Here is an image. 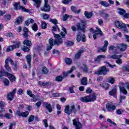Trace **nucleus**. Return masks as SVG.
Listing matches in <instances>:
<instances>
[{"label": "nucleus", "instance_id": "obj_64", "mask_svg": "<svg viewBox=\"0 0 129 129\" xmlns=\"http://www.w3.org/2000/svg\"><path fill=\"white\" fill-rule=\"evenodd\" d=\"M122 17H123V18H125V19H128L129 17V13H125L124 14V15H123Z\"/></svg>", "mask_w": 129, "mask_h": 129}, {"label": "nucleus", "instance_id": "obj_18", "mask_svg": "<svg viewBox=\"0 0 129 129\" xmlns=\"http://www.w3.org/2000/svg\"><path fill=\"white\" fill-rule=\"evenodd\" d=\"M23 38H25V39H28V37H29V29L27 27H24L23 28Z\"/></svg>", "mask_w": 129, "mask_h": 129}, {"label": "nucleus", "instance_id": "obj_46", "mask_svg": "<svg viewBox=\"0 0 129 129\" xmlns=\"http://www.w3.org/2000/svg\"><path fill=\"white\" fill-rule=\"evenodd\" d=\"M22 50L24 51V52H29L30 50V47L26 46H23L22 47Z\"/></svg>", "mask_w": 129, "mask_h": 129}, {"label": "nucleus", "instance_id": "obj_29", "mask_svg": "<svg viewBox=\"0 0 129 129\" xmlns=\"http://www.w3.org/2000/svg\"><path fill=\"white\" fill-rule=\"evenodd\" d=\"M81 84L82 85H87V78L83 77L82 79L81 80Z\"/></svg>", "mask_w": 129, "mask_h": 129}, {"label": "nucleus", "instance_id": "obj_24", "mask_svg": "<svg viewBox=\"0 0 129 129\" xmlns=\"http://www.w3.org/2000/svg\"><path fill=\"white\" fill-rule=\"evenodd\" d=\"M34 2V6L37 8V9H39L40 6H41V0H32Z\"/></svg>", "mask_w": 129, "mask_h": 129}, {"label": "nucleus", "instance_id": "obj_48", "mask_svg": "<svg viewBox=\"0 0 129 129\" xmlns=\"http://www.w3.org/2000/svg\"><path fill=\"white\" fill-rule=\"evenodd\" d=\"M4 117L8 118V119H11L13 117V115L10 113H6L4 115Z\"/></svg>", "mask_w": 129, "mask_h": 129}, {"label": "nucleus", "instance_id": "obj_25", "mask_svg": "<svg viewBox=\"0 0 129 129\" xmlns=\"http://www.w3.org/2000/svg\"><path fill=\"white\" fill-rule=\"evenodd\" d=\"M38 84L40 86H50V85H51V83H50L49 82H44L39 81Z\"/></svg>", "mask_w": 129, "mask_h": 129}, {"label": "nucleus", "instance_id": "obj_30", "mask_svg": "<svg viewBox=\"0 0 129 129\" xmlns=\"http://www.w3.org/2000/svg\"><path fill=\"white\" fill-rule=\"evenodd\" d=\"M31 29L34 31V32H37L39 29V27H38V25L37 23H35L34 24H32L31 26Z\"/></svg>", "mask_w": 129, "mask_h": 129}, {"label": "nucleus", "instance_id": "obj_43", "mask_svg": "<svg viewBox=\"0 0 129 129\" xmlns=\"http://www.w3.org/2000/svg\"><path fill=\"white\" fill-rule=\"evenodd\" d=\"M93 34H96V35H100V36H101V35H102V31H101L100 29L96 28V31H94Z\"/></svg>", "mask_w": 129, "mask_h": 129}, {"label": "nucleus", "instance_id": "obj_52", "mask_svg": "<svg viewBox=\"0 0 129 129\" xmlns=\"http://www.w3.org/2000/svg\"><path fill=\"white\" fill-rule=\"evenodd\" d=\"M4 18L6 21H11V19H12V16L11 15H6L4 16Z\"/></svg>", "mask_w": 129, "mask_h": 129}, {"label": "nucleus", "instance_id": "obj_35", "mask_svg": "<svg viewBox=\"0 0 129 129\" xmlns=\"http://www.w3.org/2000/svg\"><path fill=\"white\" fill-rule=\"evenodd\" d=\"M9 72H5V71L2 70L0 71V78H2V77H4V76H8Z\"/></svg>", "mask_w": 129, "mask_h": 129}, {"label": "nucleus", "instance_id": "obj_5", "mask_svg": "<svg viewBox=\"0 0 129 129\" xmlns=\"http://www.w3.org/2000/svg\"><path fill=\"white\" fill-rule=\"evenodd\" d=\"M108 71H109V70L106 69L105 66H103L100 68V70L95 72V74L97 75H106Z\"/></svg>", "mask_w": 129, "mask_h": 129}, {"label": "nucleus", "instance_id": "obj_40", "mask_svg": "<svg viewBox=\"0 0 129 129\" xmlns=\"http://www.w3.org/2000/svg\"><path fill=\"white\" fill-rule=\"evenodd\" d=\"M122 55H116V54H113L110 56V59H118V58H121Z\"/></svg>", "mask_w": 129, "mask_h": 129}, {"label": "nucleus", "instance_id": "obj_59", "mask_svg": "<svg viewBox=\"0 0 129 129\" xmlns=\"http://www.w3.org/2000/svg\"><path fill=\"white\" fill-rule=\"evenodd\" d=\"M49 21L51 23H52V24H54V25H56V24H58V21L56 20V19H50Z\"/></svg>", "mask_w": 129, "mask_h": 129}, {"label": "nucleus", "instance_id": "obj_6", "mask_svg": "<svg viewBox=\"0 0 129 129\" xmlns=\"http://www.w3.org/2000/svg\"><path fill=\"white\" fill-rule=\"evenodd\" d=\"M86 22L85 21H82V23H78L77 24V28L78 31H85V28H86Z\"/></svg>", "mask_w": 129, "mask_h": 129}, {"label": "nucleus", "instance_id": "obj_13", "mask_svg": "<svg viewBox=\"0 0 129 129\" xmlns=\"http://www.w3.org/2000/svg\"><path fill=\"white\" fill-rule=\"evenodd\" d=\"M126 47H127V45L126 44L124 43H121L117 45V49H119L120 51H125V50H126Z\"/></svg>", "mask_w": 129, "mask_h": 129}, {"label": "nucleus", "instance_id": "obj_31", "mask_svg": "<svg viewBox=\"0 0 129 129\" xmlns=\"http://www.w3.org/2000/svg\"><path fill=\"white\" fill-rule=\"evenodd\" d=\"M103 58H105V55L102 54L99 55L97 58H95V61L97 62V63H99V62H100V60Z\"/></svg>", "mask_w": 129, "mask_h": 129}, {"label": "nucleus", "instance_id": "obj_49", "mask_svg": "<svg viewBox=\"0 0 129 129\" xmlns=\"http://www.w3.org/2000/svg\"><path fill=\"white\" fill-rule=\"evenodd\" d=\"M3 82L5 85V86H9L10 84V81L8 80V79H4Z\"/></svg>", "mask_w": 129, "mask_h": 129}, {"label": "nucleus", "instance_id": "obj_58", "mask_svg": "<svg viewBox=\"0 0 129 129\" xmlns=\"http://www.w3.org/2000/svg\"><path fill=\"white\" fill-rule=\"evenodd\" d=\"M42 73H43V74H47V73H48V69H47V68L44 67L42 70H41Z\"/></svg>", "mask_w": 129, "mask_h": 129}, {"label": "nucleus", "instance_id": "obj_7", "mask_svg": "<svg viewBox=\"0 0 129 129\" xmlns=\"http://www.w3.org/2000/svg\"><path fill=\"white\" fill-rule=\"evenodd\" d=\"M106 108L108 111H112L115 110L116 106L112 103H108L106 105Z\"/></svg>", "mask_w": 129, "mask_h": 129}, {"label": "nucleus", "instance_id": "obj_55", "mask_svg": "<svg viewBox=\"0 0 129 129\" xmlns=\"http://www.w3.org/2000/svg\"><path fill=\"white\" fill-rule=\"evenodd\" d=\"M74 87H75V86H74L69 87V90L70 93H75V92L74 91Z\"/></svg>", "mask_w": 129, "mask_h": 129}, {"label": "nucleus", "instance_id": "obj_37", "mask_svg": "<svg viewBox=\"0 0 129 129\" xmlns=\"http://www.w3.org/2000/svg\"><path fill=\"white\" fill-rule=\"evenodd\" d=\"M71 9L72 12H74L75 14H79L80 13V10H77V8L75 6H72Z\"/></svg>", "mask_w": 129, "mask_h": 129}, {"label": "nucleus", "instance_id": "obj_61", "mask_svg": "<svg viewBox=\"0 0 129 129\" xmlns=\"http://www.w3.org/2000/svg\"><path fill=\"white\" fill-rule=\"evenodd\" d=\"M116 63H117V64H118V65H120V64L122 63V60H121V59H120V58H118L117 59V60H116Z\"/></svg>", "mask_w": 129, "mask_h": 129}, {"label": "nucleus", "instance_id": "obj_54", "mask_svg": "<svg viewBox=\"0 0 129 129\" xmlns=\"http://www.w3.org/2000/svg\"><path fill=\"white\" fill-rule=\"evenodd\" d=\"M5 68H6L8 72H12V69H11V67H10V66H9V64H5Z\"/></svg>", "mask_w": 129, "mask_h": 129}, {"label": "nucleus", "instance_id": "obj_27", "mask_svg": "<svg viewBox=\"0 0 129 129\" xmlns=\"http://www.w3.org/2000/svg\"><path fill=\"white\" fill-rule=\"evenodd\" d=\"M89 96H86L85 97H81L80 98V100L82 101V102H89Z\"/></svg>", "mask_w": 129, "mask_h": 129}, {"label": "nucleus", "instance_id": "obj_62", "mask_svg": "<svg viewBox=\"0 0 129 129\" xmlns=\"http://www.w3.org/2000/svg\"><path fill=\"white\" fill-rule=\"evenodd\" d=\"M106 64L107 65H108L109 66V67H110V68H114V67H115L116 66L114 64V65H112V64H111L110 63H109L107 61H106L105 62Z\"/></svg>", "mask_w": 129, "mask_h": 129}, {"label": "nucleus", "instance_id": "obj_38", "mask_svg": "<svg viewBox=\"0 0 129 129\" xmlns=\"http://www.w3.org/2000/svg\"><path fill=\"white\" fill-rule=\"evenodd\" d=\"M41 16L42 17L43 20H48V19L50 18V15H48L45 13L41 14Z\"/></svg>", "mask_w": 129, "mask_h": 129}, {"label": "nucleus", "instance_id": "obj_10", "mask_svg": "<svg viewBox=\"0 0 129 129\" xmlns=\"http://www.w3.org/2000/svg\"><path fill=\"white\" fill-rule=\"evenodd\" d=\"M115 25L116 28H118V29H122V28L125 27V24L122 23L121 21H115Z\"/></svg>", "mask_w": 129, "mask_h": 129}, {"label": "nucleus", "instance_id": "obj_8", "mask_svg": "<svg viewBox=\"0 0 129 129\" xmlns=\"http://www.w3.org/2000/svg\"><path fill=\"white\" fill-rule=\"evenodd\" d=\"M17 92V89H14L12 92L9 93L7 95V99L8 100L12 101L13 99H14V97H15V94H16V92Z\"/></svg>", "mask_w": 129, "mask_h": 129}, {"label": "nucleus", "instance_id": "obj_26", "mask_svg": "<svg viewBox=\"0 0 129 129\" xmlns=\"http://www.w3.org/2000/svg\"><path fill=\"white\" fill-rule=\"evenodd\" d=\"M24 20H25L24 17H19L16 19L15 23H16L17 25H19V24H22L24 21Z\"/></svg>", "mask_w": 129, "mask_h": 129}, {"label": "nucleus", "instance_id": "obj_39", "mask_svg": "<svg viewBox=\"0 0 129 129\" xmlns=\"http://www.w3.org/2000/svg\"><path fill=\"white\" fill-rule=\"evenodd\" d=\"M57 30H58V31L59 33H60V29L59 28V27L57 26V25H55L54 26L52 27V34L53 35H54V34H55L54 33V32H56V31H57Z\"/></svg>", "mask_w": 129, "mask_h": 129}, {"label": "nucleus", "instance_id": "obj_20", "mask_svg": "<svg viewBox=\"0 0 129 129\" xmlns=\"http://www.w3.org/2000/svg\"><path fill=\"white\" fill-rule=\"evenodd\" d=\"M100 86L101 87H102L103 89H105V90H108L109 89V86L108 85V84L105 82L101 83Z\"/></svg>", "mask_w": 129, "mask_h": 129}, {"label": "nucleus", "instance_id": "obj_12", "mask_svg": "<svg viewBox=\"0 0 129 129\" xmlns=\"http://www.w3.org/2000/svg\"><path fill=\"white\" fill-rule=\"evenodd\" d=\"M75 69H76L75 67H72L71 68V70L69 71H68V72H63L62 74L63 79V78H66V77H67L68 76V74H70L74 72V71L75 70Z\"/></svg>", "mask_w": 129, "mask_h": 129}, {"label": "nucleus", "instance_id": "obj_15", "mask_svg": "<svg viewBox=\"0 0 129 129\" xmlns=\"http://www.w3.org/2000/svg\"><path fill=\"white\" fill-rule=\"evenodd\" d=\"M29 111L25 112H20V111H17V115L18 116H22V117H28V115H29Z\"/></svg>", "mask_w": 129, "mask_h": 129}, {"label": "nucleus", "instance_id": "obj_17", "mask_svg": "<svg viewBox=\"0 0 129 129\" xmlns=\"http://www.w3.org/2000/svg\"><path fill=\"white\" fill-rule=\"evenodd\" d=\"M108 93L109 95L116 98V93H117V89L116 88L112 89L111 91L109 92Z\"/></svg>", "mask_w": 129, "mask_h": 129}, {"label": "nucleus", "instance_id": "obj_47", "mask_svg": "<svg viewBox=\"0 0 129 129\" xmlns=\"http://www.w3.org/2000/svg\"><path fill=\"white\" fill-rule=\"evenodd\" d=\"M100 4L101 5V6H103V7H105L106 8L109 7V5L106 2L101 1L100 2Z\"/></svg>", "mask_w": 129, "mask_h": 129}, {"label": "nucleus", "instance_id": "obj_14", "mask_svg": "<svg viewBox=\"0 0 129 129\" xmlns=\"http://www.w3.org/2000/svg\"><path fill=\"white\" fill-rule=\"evenodd\" d=\"M88 96H89V102L96 100V94L95 93H92Z\"/></svg>", "mask_w": 129, "mask_h": 129}, {"label": "nucleus", "instance_id": "obj_36", "mask_svg": "<svg viewBox=\"0 0 129 129\" xmlns=\"http://www.w3.org/2000/svg\"><path fill=\"white\" fill-rule=\"evenodd\" d=\"M119 89H120V92H122V93H123L125 95L127 94V91H126V89H125V88L123 87H121L120 86H119Z\"/></svg>", "mask_w": 129, "mask_h": 129}, {"label": "nucleus", "instance_id": "obj_45", "mask_svg": "<svg viewBox=\"0 0 129 129\" xmlns=\"http://www.w3.org/2000/svg\"><path fill=\"white\" fill-rule=\"evenodd\" d=\"M64 62L68 65H71V63H72V59L70 58H67L64 59Z\"/></svg>", "mask_w": 129, "mask_h": 129}, {"label": "nucleus", "instance_id": "obj_3", "mask_svg": "<svg viewBox=\"0 0 129 129\" xmlns=\"http://www.w3.org/2000/svg\"><path fill=\"white\" fill-rule=\"evenodd\" d=\"M14 43L15 44L11 45L7 47V48L6 49L7 53H9V52H11V51H13V50H14V49H16V48H19L20 47L21 42L15 41H14Z\"/></svg>", "mask_w": 129, "mask_h": 129}, {"label": "nucleus", "instance_id": "obj_1", "mask_svg": "<svg viewBox=\"0 0 129 129\" xmlns=\"http://www.w3.org/2000/svg\"><path fill=\"white\" fill-rule=\"evenodd\" d=\"M53 36L55 39L50 38L48 40L49 46L47 47V51H50V50L53 48V46L54 45L59 46V45L63 43V39H62L60 35L53 33Z\"/></svg>", "mask_w": 129, "mask_h": 129}, {"label": "nucleus", "instance_id": "obj_33", "mask_svg": "<svg viewBox=\"0 0 129 129\" xmlns=\"http://www.w3.org/2000/svg\"><path fill=\"white\" fill-rule=\"evenodd\" d=\"M23 45H25L27 47H31L32 46V42L29 40H25L23 42Z\"/></svg>", "mask_w": 129, "mask_h": 129}, {"label": "nucleus", "instance_id": "obj_34", "mask_svg": "<svg viewBox=\"0 0 129 129\" xmlns=\"http://www.w3.org/2000/svg\"><path fill=\"white\" fill-rule=\"evenodd\" d=\"M81 69L85 73H88V68L85 64H83V66L81 67Z\"/></svg>", "mask_w": 129, "mask_h": 129}, {"label": "nucleus", "instance_id": "obj_42", "mask_svg": "<svg viewBox=\"0 0 129 129\" xmlns=\"http://www.w3.org/2000/svg\"><path fill=\"white\" fill-rule=\"evenodd\" d=\"M84 14L87 19H90L92 16V12L88 13L87 11H85Z\"/></svg>", "mask_w": 129, "mask_h": 129}, {"label": "nucleus", "instance_id": "obj_16", "mask_svg": "<svg viewBox=\"0 0 129 129\" xmlns=\"http://www.w3.org/2000/svg\"><path fill=\"white\" fill-rule=\"evenodd\" d=\"M42 12H50L51 11V7L48 4H45L43 7L41 8Z\"/></svg>", "mask_w": 129, "mask_h": 129}, {"label": "nucleus", "instance_id": "obj_50", "mask_svg": "<svg viewBox=\"0 0 129 129\" xmlns=\"http://www.w3.org/2000/svg\"><path fill=\"white\" fill-rule=\"evenodd\" d=\"M82 38V34H81V33H78L76 38L77 42H80V41H81Z\"/></svg>", "mask_w": 129, "mask_h": 129}, {"label": "nucleus", "instance_id": "obj_56", "mask_svg": "<svg viewBox=\"0 0 129 129\" xmlns=\"http://www.w3.org/2000/svg\"><path fill=\"white\" fill-rule=\"evenodd\" d=\"M31 97H32L31 101L32 102H37V100H39L38 98H37V96H35V95H34V96Z\"/></svg>", "mask_w": 129, "mask_h": 129}, {"label": "nucleus", "instance_id": "obj_9", "mask_svg": "<svg viewBox=\"0 0 129 129\" xmlns=\"http://www.w3.org/2000/svg\"><path fill=\"white\" fill-rule=\"evenodd\" d=\"M108 46V41L107 40L104 41V44L102 47H99L98 48L99 52H106L107 50V46Z\"/></svg>", "mask_w": 129, "mask_h": 129}, {"label": "nucleus", "instance_id": "obj_44", "mask_svg": "<svg viewBox=\"0 0 129 129\" xmlns=\"http://www.w3.org/2000/svg\"><path fill=\"white\" fill-rule=\"evenodd\" d=\"M108 82L111 84H114V82H115V79L114 78H109L108 79Z\"/></svg>", "mask_w": 129, "mask_h": 129}, {"label": "nucleus", "instance_id": "obj_4", "mask_svg": "<svg viewBox=\"0 0 129 129\" xmlns=\"http://www.w3.org/2000/svg\"><path fill=\"white\" fill-rule=\"evenodd\" d=\"M20 5H21V3L20 2L13 4L15 10H22L23 12H25V13H29L30 11L29 10V9H26V8Z\"/></svg>", "mask_w": 129, "mask_h": 129}, {"label": "nucleus", "instance_id": "obj_19", "mask_svg": "<svg viewBox=\"0 0 129 129\" xmlns=\"http://www.w3.org/2000/svg\"><path fill=\"white\" fill-rule=\"evenodd\" d=\"M117 50V46L115 47L113 45H111L109 47V51H113V54H118Z\"/></svg>", "mask_w": 129, "mask_h": 129}, {"label": "nucleus", "instance_id": "obj_32", "mask_svg": "<svg viewBox=\"0 0 129 129\" xmlns=\"http://www.w3.org/2000/svg\"><path fill=\"white\" fill-rule=\"evenodd\" d=\"M117 10H118V14H119V15H120V16H123L124 14L126 13V12L124 10L121 8H118Z\"/></svg>", "mask_w": 129, "mask_h": 129}, {"label": "nucleus", "instance_id": "obj_28", "mask_svg": "<svg viewBox=\"0 0 129 129\" xmlns=\"http://www.w3.org/2000/svg\"><path fill=\"white\" fill-rule=\"evenodd\" d=\"M6 106V103L4 101H0V108L2 109V111H0V113L4 112L5 111V107Z\"/></svg>", "mask_w": 129, "mask_h": 129}, {"label": "nucleus", "instance_id": "obj_21", "mask_svg": "<svg viewBox=\"0 0 129 129\" xmlns=\"http://www.w3.org/2000/svg\"><path fill=\"white\" fill-rule=\"evenodd\" d=\"M44 105L46 109L48 110L49 112H52L53 109H52V106H51V104H49L46 102H44Z\"/></svg>", "mask_w": 129, "mask_h": 129}, {"label": "nucleus", "instance_id": "obj_63", "mask_svg": "<svg viewBox=\"0 0 129 129\" xmlns=\"http://www.w3.org/2000/svg\"><path fill=\"white\" fill-rule=\"evenodd\" d=\"M86 51V49L85 48H81L80 50H79L78 52L81 55L82 54V53H84Z\"/></svg>", "mask_w": 129, "mask_h": 129}, {"label": "nucleus", "instance_id": "obj_51", "mask_svg": "<svg viewBox=\"0 0 129 129\" xmlns=\"http://www.w3.org/2000/svg\"><path fill=\"white\" fill-rule=\"evenodd\" d=\"M34 119H35V116H34V115H31L28 118V122L30 123V122H32L34 121Z\"/></svg>", "mask_w": 129, "mask_h": 129}, {"label": "nucleus", "instance_id": "obj_11", "mask_svg": "<svg viewBox=\"0 0 129 129\" xmlns=\"http://www.w3.org/2000/svg\"><path fill=\"white\" fill-rule=\"evenodd\" d=\"M73 125H75L76 129H81V123L78 119H73Z\"/></svg>", "mask_w": 129, "mask_h": 129}, {"label": "nucleus", "instance_id": "obj_22", "mask_svg": "<svg viewBox=\"0 0 129 129\" xmlns=\"http://www.w3.org/2000/svg\"><path fill=\"white\" fill-rule=\"evenodd\" d=\"M26 59L27 62V63L28 64L29 67L31 68V61H32V55L30 54L27 55V56H26Z\"/></svg>", "mask_w": 129, "mask_h": 129}, {"label": "nucleus", "instance_id": "obj_57", "mask_svg": "<svg viewBox=\"0 0 129 129\" xmlns=\"http://www.w3.org/2000/svg\"><path fill=\"white\" fill-rule=\"evenodd\" d=\"M55 80L58 82L62 81V80H63V77H62V76H57L55 78Z\"/></svg>", "mask_w": 129, "mask_h": 129}, {"label": "nucleus", "instance_id": "obj_41", "mask_svg": "<svg viewBox=\"0 0 129 129\" xmlns=\"http://www.w3.org/2000/svg\"><path fill=\"white\" fill-rule=\"evenodd\" d=\"M62 31H63L64 32H61L60 33V35L62 36V38H65V35L67 34V31H66V29L64 27L62 28Z\"/></svg>", "mask_w": 129, "mask_h": 129}, {"label": "nucleus", "instance_id": "obj_23", "mask_svg": "<svg viewBox=\"0 0 129 129\" xmlns=\"http://www.w3.org/2000/svg\"><path fill=\"white\" fill-rule=\"evenodd\" d=\"M7 77H8L10 81H12V82L14 81H16V77H15V76L10 73H8L7 75Z\"/></svg>", "mask_w": 129, "mask_h": 129}, {"label": "nucleus", "instance_id": "obj_60", "mask_svg": "<svg viewBox=\"0 0 129 129\" xmlns=\"http://www.w3.org/2000/svg\"><path fill=\"white\" fill-rule=\"evenodd\" d=\"M116 112L117 114H122L123 113V110L122 109L116 110Z\"/></svg>", "mask_w": 129, "mask_h": 129}, {"label": "nucleus", "instance_id": "obj_53", "mask_svg": "<svg viewBox=\"0 0 129 129\" xmlns=\"http://www.w3.org/2000/svg\"><path fill=\"white\" fill-rule=\"evenodd\" d=\"M27 94L30 96V97H33L35 94H33V92L30 90L27 91Z\"/></svg>", "mask_w": 129, "mask_h": 129}, {"label": "nucleus", "instance_id": "obj_2", "mask_svg": "<svg viewBox=\"0 0 129 129\" xmlns=\"http://www.w3.org/2000/svg\"><path fill=\"white\" fill-rule=\"evenodd\" d=\"M72 112H74V113H76L77 112V110L75 108V105L73 104L71 105L70 107H69V105H67L65 108L64 112L67 113V114H69V115H70V114L72 113Z\"/></svg>", "mask_w": 129, "mask_h": 129}]
</instances>
